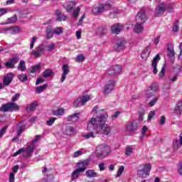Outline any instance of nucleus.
Masks as SVG:
<instances>
[{
    "label": "nucleus",
    "mask_w": 182,
    "mask_h": 182,
    "mask_svg": "<svg viewBox=\"0 0 182 182\" xmlns=\"http://www.w3.org/2000/svg\"><path fill=\"white\" fill-rule=\"evenodd\" d=\"M182 146V137L176 138L173 140L172 147L175 151L178 150Z\"/></svg>",
    "instance_id": "nucleus-17"
},
{
    "label": "nucleus",
    "mask_w": 182,
    "mask_h": 182,
    "mask_svg": "<svg viewBox=\"0 0 182 182\" xmlns=\"http://www.w3.org/2000/svg\"><path fill=\"white\" fill-rule=\"evenodd\" d=\"M75 134V129H73V127H68L66 130H65V134H67V136H73V134Z\"/></svg>",
    "instance_id": "nucleus-35"
},
{
    "label": "nucleus",
    "mask_w": 182,
    "mask_h": 182,
    "mask_svg": "<svg viewBox=\"0 0 182 182\" xmlns=\"http://www.w3.org/2000/svg\"><path fill=\"white\" fill-rule=\"evenodd\" d=\"M65 113V109L63 108H58L53 111V114L55 116H63Z\"/></svg>",
    "instance_id": "nucleus-34"
},
{
    "label": "nucleus",
    "mask_w": 182,
    "mask_h": 182,
    "mask_svg": "<svg viewBox=\"0 0 182 182\" xmlns=\"http://www.w3.org/2000/svg\"><path fill=\"white\" fill-rule=\"evenodd\" d=\"M36 107H38V102L37 101L27 105V106L26 107V112H33V110H35L36 109Z\"/></svg>",
    "instance_id": "nucleus-23"
},
{
    "label": "nucleus",
    "mask_w": 182,
    "mask_h": 182,
    "mask_svg": "<svg viewBox=\"0 0 182 182\" xmlns=\"http://www.w3.org/2000/svg\"><path fill=\"white\" fill-rule=\"evenodd\" d=\"M41 64H37L36 65H33L31 68V73H36V70H39V69H41Z\"/></svg>",
    "instance_id": "nucleus-44"
},
{
    "label": "nucleus",
    "mask_w": 182,
    "mask_h": 182,
    "mask_svg": "<svg viewBox=\"0 0 182 182\" xmlns=\"http://www.w3.org/2000/svg\"><path fill=\"white\" fill-rule=\"evenodd\" d=\"M85 176L88 177V178H93L95 177H97V173L94 170H87L85 172Z\"/></svg>",
    "instance_id": "nucleus-27"
},
{
    "label": "nucleus",
    "mask_w": 182,
    "mask_h": 182,
    "mask_svg": "<svg viewBox=\"0 0 182 182\" xmlns=\"http://www.w3.org/2000/svg\"><path fill=\"white\" fill-rule=\"evenodd\" d=\"M80 119V113L75 112L71 115H68L67 117L68 122H73V123H76Z\"/></svg>",
    "instance_id": "nucleus-16"
},
{
    "label": "nucleus",
    "mask_w": 182,
    "mask_h": 182,
    "mask_svg": "<svg viewBox=\"0 0 182 182\" xmlns=\"http://www.w3.org/2000/svg\"><path fill=\"white\" fill-rule=\"evenodd\" d=\"M36 39H38L36 36H33L31 38V42L30 43V49H33V46H35V42H36Z\"/></svg>",
    "instance_id": "nucleus-52"
},
{
    "label": "nucleus",
    "mask_w": 182,
    "mask_h": 182,
    "mask_svg": "<svg viewBox=\"0 0 182 182\" xmlns=\"http://www.w3.org/2000/svg\"><path fill=\"white\" fill-rule=\"evenodd\" d=\"M46 87H48V84H43L41 86L37 87L36 88V92L37 93V95H41L42 92L46 90Z\"/></svg>",
    "instance_id": "nucleus-29"
},
{
    "label": "nucleus",
    "mask_w": 182,
    "mask_h": 182,
    "mask_svg": "<svg viewBox=\"0 0 182 182\" xmlns=\"http://www.w3.org/2000/svg\"><path fill=\"white\" fill-rule=\"evenodd\" d=\"M122 65H113L108 70V75H109V76L119 75V73H122Z\"/></svg>",
    "instance_id": "nucleus-10"
},
{
    "label": "nucleus",
    "mask_w": 182,
    "mask_h": 182,
    "mask_svg": "<svg viewBox=\"0 0 182 182\" xmlns=\"http://www.w3.org/2000/svg\"><path fill=\"white\" fill-rule=\"evenodd\" d=\"M39 139H36L33 141H31L30 144H27V147L25 148V152L27 153L26 157H29L32 153H33V151L35 150V147H36V141H38Z\"/></svg>",
    "instance_id": "nucleus-7"
},
{
    "label": "nucleus",
    "mask_w": 182,
    "mask_h": 182,
    "mask_svg": "<svg viewBox=\"0 0 182 182\" xmlns=\"http://www.w3.org/2000/svg\"><path fill=\"white\" fill-rule=\"evenodd\" d=\"M76 6V2L75 1H67L63 4V7L66 9L67 12H70Z\"/></svg>",
    "instance_id": "nucleus-19"
},
{
    "label": "nucleus",
    "mask_w": 182,
    "mask_h": 182,
    "mask_svg": "<svg viewBox=\"0 0 182 182\" xmlns=\"http://www.w3.org/2000/svg\"><path fill=\"white\" fill-rule=\"evenodd\" d=\"M0 112H9V103L3 104L0 107Z\"/></svg>",
    "instance_id": "nucleus-41"
},
{
    "label": "nucleus",
    "mask_w": 182,
    "mask_h": 182,
    "mask_svg": "<svg viewBox=\"0 0 182 182\" xmlns=\"http://www.w3.org/2000/svg\"><path fill=\"white\" fill-rule=\"evenodd\" d=\"M124 26L122 24H114L112 26L111 31L112 33H115L116 35H119L122 31H123Z\"/></svg>",
    "instance_id": "nucleus-15"
},
{
    "label": "nucleus",
    "mask_w": 182,
    "mask_h": 182,
    "mask_svg": "<svg viewBox=\"0 0 182 182\" xmlns=\"http://www.w3.org/2000/svg\"><path fill=\"white\" fill-rule=\"evenodd\" d=\"M23 151H25V148L20 149L18 151L13 154V157H16V156L21 154V153H23Z\"/></svg>",
    "instance_id": "nucleus-60"
},
{
    "label": "nucleus",
    "mask_w": 182,
    "mask_h": 182,
    "mask_svg": "<svg viewBox=\"0 0 182 182\" xmlns=\"http://www.w3.org/2000/svg\"><path fill=\"white\" fill-rule=\"evenodd\" d=\"M123 171H124V166H119L117 173V177H120L122 174H123Z\"/></svg>",
    "instance_id": "nucleus-46"
},
{
    "label": "nucleus",
    "mask_w": 182,
    "mask_h": 182,
    "mask_svg": "<svg viewBox=\"0 0 182 182\" xmlns=\"http://www.w3.org/2000/svg\"><path fill=\"white\" fill-rule=\"evenodd\" d=\"M156 116V111L153 110L151 111L148 115V120L150 121L151 119H153L154 117Z\"/></svg>",
    "instance_id": "nucleus-56"
},
{
    "label": "nucleus",
    "mask_w": 182,
    "mask_h": 182,
    "mask_svg": "<svg viewBox=\"0 0 182 182\" xmlns=\"http://www.w3.org/2000/svg\"><path fill=\"white\" fill-rule=\"evenodd\" d=\"M106 8H107V6L105 4H102L100 6H94L92 9V12L93 15H100V14H103V12L107 11Z\"/></svg>",
    "instance_id": "nucleus-6"
},
{
    "label": "nucleus",
    "mask_w": 182,
    "mask_h": 182,
    "mask_svg": "<svg viewBox=\"0 0 182 182\" xmlns=\"http://www.w3.org/2000/svg\"><path fill=\"white\" fill-rule=\"evenodd\" d=\"M5 66L8 69H14V68H15V65L10 61V60L6 63Z\"/></svg>",
    "instance_id": "nucleus-51"
},
{
    "label": "nucleus",
    "mask_w": 182,
    "mask_h": 182,
    "mask_svg": "<svg viewBox=\"0 0 182 182\" xmlns=\"http://www.w3.org/2000/svg\"><path fill=\"white\" fill-rule=\"evenodd\" d=\"M21 97V94H16L12 98L11 102H16Z\"/></svg>",
    "instance_id": "nucleus-62"
},
{
    "label": "nucleus",
    "mask_w": 182,
    "mask_h": 182,
    "mask_svg": "<svg viewBox=\"0 0 182 182\" xmlns=\"http://www.w3.org/2000/svg\"><path fill=\"white\" fill-rule=\"evenodd\" d=\"M175 112L178 116L181 114L182 113V101H179L177 102Z\"/></svg>",
    "instance_id": "nucleus-28"
},
{
    "label": "nucleus",
    "mask_w": 182,
    "mask_h": 182,
    "mask_svg": "<svg viewBox=\"0 0 182 182\" xmlns=\"http://www.w3.org/2000/svg\"><path fill=\"white\" fill-rule=\"evenodd\" d=\"M9 61L13 64V65L15 66L18 62H19V58L18 57H14L11 59L9 60Z\"/></svg>",
    "instance_id": "nucleus-50"
},
{
    "label": "nucleus",
    "mask_w": 182,
    "mask_h": 182,
    "mask_svg": "<svg viewBox=\"0 0 182 182\" xmlns=\"http://www.w3.org/2000/svg\"><path fill=\"white\" fill-rule=\"evenodd\" d=\"M166 11H168V12H172L173 7L167 6L164 3L159 4L155 11V16H161L164 14V12H166Z\"/></svg>",
    "instance_id": "nucleus-3"
},
{
    "label": "nucleus",
    "mask_w": 182,
    "mask_h": 182,
    "mask_svg": "<svg viewBox=\"0 0 182 182\" xmlns=\"http://www.w3.org/2000/svg\"><path fill=\"white\" fill-rule=\"evenodd\" d=\"M124 45H126V42L123 39H119L117 41V44L114 46V49L117 52H120L124 49Z\"/></svg>",
    "instance_id": "nucleus-14"
},
{
    "label": "nucleus",
    "mask_w": 182,
    "mask_h": 182,
    "mask_svg": "<svg viewBox=\"0 0 182 182\" xmlns=\"http://www.w3.org/2000/svg\"><path fill=\"white\" fill-rule=\"evenodd\" d=\"M137 175L139 176V177H141L142 178H146V177H147V173H146V171L144 169H140L137 172Z\"/></svg>",
    "instance_id": "nucleus-39"
},
{
    "label": "nucleus",
    "mask_w": 182,
    "mask_h": 182,
    "mask_svg": "<svg viewBox=\"0 0 182 182\" xmlns=\"http://www.w3.org/2000/svg\"><path fill=\"white\" fill-rule=\"evenodd\" d=\"M151 52V48L150 46H147L145 49L142 51L141 54V59L144 60H147L149 56H150V53Z\"/></svg>",
    "instance_id": "nucleus-18"
},
{
    "label": "nucleus",
    "mask_w": 182,
    "mask_h": 182,
    "mask_svg": "<svg viewBox=\"0 0 182 182\" xmlns=\"http://www.w3.org/2000/svg\"><path fill=\"white\" fill-rule=\"evenodd\" d=\"M147 21V17L146 16V11L144 10H140L137 16L136 17V23H141L143 25Z\"/></svg>",
    "instance_id": "nucleus-9"
},
{
    "label": "nucleus",
    "mask_w": 182,
    "mask_h": 182,
    "mask_svg": "<svg viewBox=\"0 0 182 182\" xmlns=\"http://www.w3.org/2000/svg\"><path fill=\"white\" fill-rule=\"evenodd\" d=\"M16 19H18V18L16 17V16H14L11 18H9L7 19V22L8 23H15V22H16Z\"/></svg>",
    "instance_id": "nucleus-49"
},
{
    "label": "nucleus",
    "mask_w": 182,
    "mask_h": 182,
    "mask_svg": "<svg viewBox=\"0 0 182 182\" xmlns=\"http://www.w3.org/2000/svg\"><path fill=\"white\" fill-rule=\"evenodd\" d=\"M17 69L18 70H21V72H25L26 70V65L25 64V61L23 60L20 61L17 67Z\"/></svg>",
    "instance_id": "nucleus-32"
},
{
    "label": "nucleus",
    "mask_w": 182,
    "mask_h": 182,
    "mask_svg": "<svg viewBox=\"0 0 182 182\" xmlns=\"http://www.w3.org/2000/svg\"><path fill=\"white\" fill-rule=\"evenodd\" d=\"M95 154L98 159H105L110 154V146L106 144H102L97 146Z\"/></svg>",
    "instance_id": "nucleus-2"
},
{
    "label": "nucleus",
    "mask_w": 182,
    "mask_h": 182,
    "mask_svg": "<svg viewBox=\"0 0 182 182\" xmlns=\"http://www.w3.org/2000/svg\"><path fill=\"white\" fill-rule=\"evenodd\" d=\"M153 96H154V92H152V91L147 89L146 94V99H150V97H153Z\"/></svg>",
    "instance_id": "nucleus-48"
},
{
    "label": "nucleus",
    "mask_w": 182,
    "mask_h": 182,
    "mask_svg": "<svg viewBox=\"0 0 182 182\" xmlns=\"http://www.w3.org/2000/svg\"><path fill=\"white\" fill-rule=\"evenodd\" d=\"M53 71L50 69H47L43 73V77H50V76H53Z\"/></svg>",
    "instance_id": "nucleus-37"
},
{
    "label": "nucleus",
    "mask_w": 182,
    "mask_h": 182,
    "mask_svg": "<svg viewBox=\"0 0 182 182\" xmlns=\"http://www.w3.org/2000/svg\"><path fill=\"white\" fill-rule=\"evenodd\" d=\"M143 170L145 171L146 174L149 176L150 175V170H151V164H146L144 165V168H143Z\"/></svg>",
    "instance_id": "nucleus-40"
},
{
    "label": "nucleus",
    "mask_w": 182,
    "mask_h": 182,
    "mask_svg": "<svg viewBox=\"0 0 182 182\" xmlns=\"http://www.w3.org/2000/svg\"><path fill=\"white\" fill-rule=\"evenodd\" d=\"M9 182H15V174L14 173H10L9 175Z\"/></svg>",
    "instance_id": "nucleus-63"
},
{
    "label": "nucleus",
    "mask_w": 182,
    "mask_h": 182,
    "mask_svg": "<svg viewBox=\"0 0 182 182\" xmlns=\"http://www.w3.org/2000/svg\"><path fill=\"white\" fill-rule=\"evenodd\" d=\"M9 12V9H0V16H2L3 15H5V14H8Z\"/></svg>",
    "instance_id": "nucleus-57"
},
{
    "label": "nucleus",
    "mask_w": 182,
    "mask_h": 182,
    "mask_svg": "<svg viewBox=\"0 0 182 182\" xmlns=\"http://www.w3.org/2000/svg\"><path fill=\"white\" fill-rule=\"evenodd\" d=\"M63 73L61 75L60 82L63 83L65 80H66V77L69 75V72H70V67H69V64H65L62 67Z\"/></svg>",
    "instance_id": "nucleus-12"
},
{
    "label": "nucleus",
    "mask_w": 182,
    "mask_h": 182,
    "mask_svg": "<svg viewBox=\"0 0 182 182\" xmlns=\"http://www.w3.org/2000/svg\"><path fill=\"white\" fill-rule=\"evenodd\" d=\"M90 161L88 159L85 160H81L77 163V169L81 172V173H85L86 171V169L87 168V166L90 164Z\"/></svg>",
    "instance_id": "nucleus-8"
},
{
    "label": "nucleus",
    "mask_w": 182,
    "mask_h": 182,
    "mask_svg": "<svg viewBox=\"0 0 182 182\" xmlns=\"http://www.w3.org/2000/svg\"><path fill=\"white\" fill-rule=\"evenodd\" d=\"M55 120H56V118H55V117L50 118L49 120L47 121V125L52 126V124H53V123H55Z\"/></svg>",
    "instance_id": "nucleus-58"
},
{
    "label": "nucleus",
    "mask_w": 182,
    "mask_h": 182,
    "mask_svg": "<svg viewBox=\"0 0 182 182\" xmlns=\"http://www.w3.org/2000/svg\"><path fill=\"white\" fill-rule=\"evenodd\" d=\"M127 130L129 132H136L139 129V124L136 121H133L129 124L127 126Z\"/></svg>",
    "instance_id": "nucleus-22"
},
{
    "label": "nucleus",
    "mask_w": 182,
    "mask_h": 182,
    "mask_svg": "<svg viewBox=\"0 0 182 182\" xmlns=\"http://www.w3.org/2000/svg\"><path fill=\"white\" fill-rule=\"evenodd\" d=\"M0 33H9V27L3 28L0 30Z\"/></svg>",
    "instance_id": "nucleus-61"
},
{
    "label": "nucleus",
    "mask_w": 182,
    "mask_h": 182,
    "mask_svg": "<svg viewBox=\"0 0 182 182\" xmlns=\"http://www.w3.org/2000/svg\"><path fill=\"white\" fill-rule=\"evenodd\" d=\"M173 32H178V23L175 22L173 24Z\"/></svg>",
    "instance_id": "nucleus-64"
},
{
    "label": "nucleus",
    "mask_w": 182,
    "mask_h": 182,
    "mask_svg": "<svg viewBox=\"0 0 182 182\" xmlns=\"http://www.w3.org/2000/svg\"><path fill=\"white\" fill-rule=\"evenodd\" d=\"M55 15L57 16V21L62 22V21H66V16L60 12V11L57 10L55 11Z\"/></svg>",
    "instance_id": "nucleus-24"
},
{
    "label": "nucleus",
    "mask_w": 182,
    "mask_h": 182,
    "mask_svg": "<svg viewBox=\"0 0 182 182\" xmlns=\"http://www.w3.org/2000/svg\"><path fill=\"white\" fill-rule=\"evenodd\" d=\"M79 12H80V7L77 6L76 9H74L73 16H75V18H77Z\"/></svg>",
    "instance_id": "nucleus-53"
},
{
    "label": "nucleus",
    "mask_w": 182,
    "mask_h": 182,
    "mask_svg": "<svg viewBox=\"0 0 182 182\" xmlns=\"http://www.w3.org/2000/svg\"><path fill=\"white\" fill-rule=\"evenodd\" d=\"M144 29V28L143 27V24L140 23H136L134 28V32H135V33H141Z\"/></svg>",
    "instance_id": "nucleus-25"
},
{
    "label": "nucleus",
    "mask_w": 182,
    "mask_h": 182,
    "mask_svg": "<svg viewBox=\"0 0 182 182\" xmlns=\"http://www.w3.org/2000/svg\"><path fill=\"white\" fill-rule=\"evenodd\" d=\"M18 79L20 80L21 82H26V80H28V75L26 74L18 75Z\"/></svg>",
    "instance_id": "nucleus-43"
},
{
    "label": "nucleus",
    "mask_w": 182,
    "mask_h": 182,
    "mask_svg": "<svg viewBox=\"0 0 182 182\" xmlns=\"http://www.w3.org/2000/svg\"><path fill=\"white\" fill-rule=\"evenodd\" d=\"M114 90V80L108 81L103 87V94L106 96Z\"/></svg>",
    "instance_id": "nucleus-5"
},
{
    "label": "nucleus",
    "mask_w": 182,
    "mask_h": 182,
    "mask_svg": "<svg viewBox=\"0 0 182 182\" xmlns=\"http://www.w3.org/2000/svg\"><path fill=\"white\" fill-rule=\"evenodd\" d=\"M85 60V56L83 54H79L76 58V62H83Z\"/></svg>",
    "instance_id": "nucleus-54"
},
{
    "label": "nucleus",
    "mask_w": 182,
    "mask_h": 182,
    "mask_svg": "<svg viewBox=\"0 0 182 182\" xmlns=\"http://www.w3.org/2000/svg\"><path fill=\"white\" fill-rule=\"evenodd\" d=\"M148 90L152 92L153 93H157V92H159V85L156 83H154L148 87Z\"/></svg>",
    "instance_id": "nucleus-31"
},
{
    "label": "nucleus",
    "mask_w": 182,
    "mask_h": 182,
    "mask_svg": "<svg viewBox=\"0 0 182 182\" xmlns=\"http://www.w3.org/2000/svg\"><path fill=\"white\" fill-rule=\"evenodd\" d=\"M81 173V171H80L78 168L75 169L72 173V180H75V178H77Z\"/></svg>",
    "instance_id": "nucleus-33"
},
{
    "label": "nucleus",
    "mask_w": 182,
    "mask_h": 182,
    "mask_svg": "<svg viewBox=\"0 0 182 182\" xmlns=\"http://www.w3.org/2000/svg\"><path fill=\"white\" fill-rule=\"evenodd\" d=\"M89 100H90V95H82V97L77 98L74 101L73 106L74 107H80L82 106H84V105H86V103H87Z\"/></svg>",
    "instance_id": "nucleus-4"
},
{
    "label": "nucleus",
    "mask_w": 182,
    "mask_h": 182,
    "mask_svg": "<svg viewBox=\"0 0 182 182\" xmlns=\"http://www.w3.org/2000/svg\"><path fill=\"white\" fill-rule=\"evenodd\" d=\"M168 56H169L170 58H173V56H174V50L172 44L168 45Z\"/></svg>",
    "instance_id": "nucleus-36"
},
{
    "label": "nucleus",
    "mask_w": 182,
    "mask_h": 182,
    "mask_svg": "<svg viewBox=\"0 0 182 182\" xmlns=\"http://www.w3.org/2000/svg\"><path fill=\"white\" fill-rule=\"evenodd\" d=\"M12 80H14V73H7L3 79V85H4V86H9L12 82Z\"/></svg>",
    "instance_id": "nucleus-13"
},
{
    "label": "nucleus",
    "mask_w": 182,
    "mask_h": 182,
    "mask_svg": "<svg viewBox=\"0 0 182 182\" xmlns=\"http://www.w3.org/2000/svg\"><path fill=\"white\" fill-rule=\"evenodd\" d=\"M133 153V149L131 146H127L125 149L126 156H131Z\"/></svg>",
    "instance_id": "nucleus-47"
},
{
    "label": "nucleus",
    "mask_w": 182,
    "mask_h": 182,
    "mask_svg": "<svg viewBox=\"0 0 182 182\" xmlns=\"http://www.w3.org/2000/svg\"><path fill=\"white\" fill-rule=\"evenodd\" d=\"M53 33H55V35H60V33H63V31L61 27H56L53 29Z\"/></svg>",
    "instance_id": "nucleus-45"
},
{
    "label": "nucleus",
    "mask_w": 182,
    "mask_h": 182,
    "mask_svg": "<svg viewBox=\"0 0 182 182\" xmlns=\"http://www.w3.org/2000/svg\"><path fill=\"white\" fill-rule=\"evenodd\" d=\"M157 100H159V97H155V98H154V99L149 103V106H150L151 107H153V106H154V105H155L156 103H157Z\"/></svg>",
    "instance_id": "nucleus-59"
},
{
    "label": "nucleus",
    "mask_w": 182,
    "mask_h": 182,
    "mask_svg": "<svg viewBox=\"0 0 182 182\" xmlns=\"http://www.w3.org/2000/svg\"><path fill=\"white\" fill-rule=\"evenodd\" d=\"M19 32V28L18 27H9V33L11 35H15Z\"/></svg>",
    "instance_id": "nucleus-38"
},
{
    "label": "nucleus",
    "mask_w": 182,
    "mask_h": 182,
    "mask_svg": "<svg viewBox=\"0 0 182 182\" xmlns=\"http://www.w3.org/2000/svg\"><path fill=\"white\" fill-rule=\"evenodd\" d=\"M9 112H18L19 110V105L15 102L9 103Z\"/></svg>",
    "instance_id": "nucleus-26"
},
{
    "label": "nucleus",
    "mask_w": 182,
    "mask_h": 182,
    "mask_svg": "<svg viewBox=\"0 0 182 182\" xmlns=\"http://www.w3.org/2000/svg\"><path fill=\"white\" fill-rule=\"evenodd\" d=\"M53 31H52V27L50 26H48L46 28V36L48 39H50L51 38H53Z\"/></svg>",
    "instance_id": "nucleus-30"
},
{
    "label": "nucleus",
    "mask_w": 182,
    "mask_h": 182,
    "mask_svg": "<svg viewBox=\"0 0 182 182\" xmlns=\"http://www.w3.org/2000/svg\"><path fill=\"white\" fill-rule=\"evenodd\" d=\"M97 113L98 114H101V116L97 118H91L87 124V129L88 130L93 129L97 134H105V136H107L112 130L110 127L105 124L109 114H107V112L105 109H100L97 111Z\"/></svg>",
    "instance_id": "nucleus-1"
},
{
    "label": "nucleus",
    "mask_w": 182,
    "mask_h": 182,
    "mask_svg": "<svg viewBox=\"0 0 182 182\" xmlns=\"http://www.w3.org/2000/svg\"><path fill=\"white\" fill-rule=\"evenodd\" d=\"M23 130H25V125H21V124L18 125V132L17 136H21L22 134Z\"/></svg>",
    "instance_id": "nucleus-42"
},
{
    "label": "nucleus",
    "mask_w": 182,
    "mask_h": 182,
    "mask_svg": "<svg viewBox=\"0 0 182 182\" xmlns=\"http://www.w3.org/2000/svg\"><path fill=\"white\" fill-rule=\"evenodd\" d=\"M107 33V28L106 26L98 27L96 29V35L97 36H105Z\"/></svg>",
    "instance_id": "nucleus-21"
},
{
    "label": "nucleus",
    "mask_w": 182,
    "mask_h": 182,
    "mask_svg": "<svg viewBox=\"0 0 182 182\" xmlns=\"http://www.w3.org/2000/svg\"><path fill=\"white\" fill-rule=\"evenodd\" d=\"M43 52H45V45L40 44L36 48V50H33L31 51V55H34L36 58H41Z\"/></svg>",
    "instance_id": "nucleus-11"
},
{
    "label": "nucleus",
    "mask_w": 182,
    "mask_h": 182,
    "mask_svg": "<svg viewBox=\"0 0 182 182\" xmlns=\"http://www.w3.org/2000/svg\"><path fill=\"white\" fill-rule=\"evenodd\" d=\"M164 73H166V65H164V66L161 68V72L159 73V77L161 79L163 76H164Z\"/></svg>",
    "instance_id": "nucleus-55"
},
{
    "label": "nucleus",
    "mask_w": 182,
    "mask_h": 182,
    "mask_svg": "<svg viewBox=\"0 0 182 182\" xmlns=\"http://www.w3.org/2000/svg\"><path fill=\"white\" fill-rule=\"evenodd\" d=\"M159 60H160V55L157 54L152 60V67L154 68L153 73H154V75L159 72L157 70V63H159Z\"/></svg>",
    "instance_id": "nucleus-20"
}]
</instances>
